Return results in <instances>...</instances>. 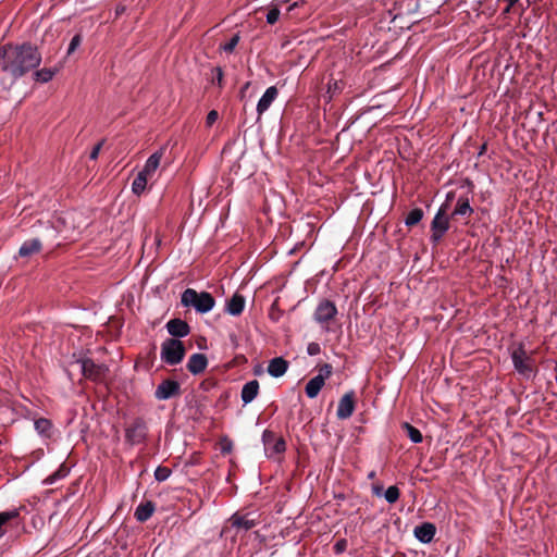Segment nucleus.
<instances>
[{"label": "nucleus", "instance_id": "5", "mask_svg": "<svg viewBox=\"0 0 557 557\" xmlns=\"http://www.w3.org/2000/svg\"><path fill=\"white\" fill-rule=\"evenodd\" d=\"M185 356L184 344L180 339L169 338L161 345V360L170 366L178 364Z\"/></svg>", "mask_w": 557, "mask_h": 557}, {"label": "nucleus", "instance_id": "41", "mask_svg": "<svg viewBox=\"0 0 557 557\" xmlns=\"http://www.w3.org/2000/svg\"><path fill=\"white\" fill-rule=\"evenodd\" d=\"M101 147H102V143H99L98 145H96L94 147L92 151L90 152V159L95 160L98 158Z\"/></svg>", "mask_w": 557, "mask_h": 557}, {"label": "nucleus", "instance_id": "36", "mask_svg": "<svg viewBox=\"0 0 557 557\" xmlns=\"http://www.w3.org/2000/svg\"><path fill=\"white\" fill-rule=\"evenodd\" d=\"M346 547H347V541L345 539L339 540L334 545V552H335V554H342L343 552H345Z\"/></svg>", "mask_w": 557, "mask_h": 557}, {"label": "nucleus", "instance_id": "6", "mask_svg": "<svg viewBox=\"0 0 557 557\" xmlns=\"http://www.w3.org/2000/svg\"><path fill=\"white\" fill-rule=\"evenodd\" d=\"M83 375L95 382L104 379L108 368L104 364H97L91 359H82L77 361Z\"/></svg>", "mask_w": 557, "mask_h": 557}, {"label": "nucleus", "instance_id": "22", "mask_svg": "<svg viewBox=\"0 0 557 557\" xmlns=\"http://www.w3.org/2000/svg\"><path fill=\"white\" fill-rule=\"evenodd\" d=\"M41 248V243L39 239L34 238L30 240H26L20 247L18 253L21 257H29L35 252H38Z\"/></svg>", "mask_w": 557, "mask_h": 557}, {"label": "nucleus", "instance_id": "2", "mask_svg": "<svg viewBox=\"0 0 557 557\" xmlns=\"http://www.w3.org/2000/svg\"><path fill=\"white\" fill-rule=\"evenodd\" d=\"M181 302L185 307H193L199 313H207L211 311L215 305V300L210 293H198L193 288L184 290L181 297Z\"/></svg>", "mask_w": 557, "mask_h": 557}, {"label": "nucleus", "instance_id": "20", "mask_svg": "<svg viewBox=\"0 0 557 557\" xmlns=\"http://www.w3.org/2000/svg\"><path fill=\"white\" fill-rule=\"evenodd\" d=\"M288 368V362L281 357L273 358L268 366V373L273 377L282 376Z\"/></svg>", "mask_w": 557, "mask_h": 557}, {"label": "nucleus", "instance_id": "31", "mask_svg": "<svg viewBox=\"0 0 557 557\" xmlns=\"http://www.w3.org/2000/svg\"><path fill=\"white\" fill-rule=\"evenodd\" d=\"M55 74V70L41 69L35 72V79L40 83H48Z\"/></svg>", "mask_w": 557, "mask_h": 557}, {"label": "nucleus", "instance_id": "8", "mask_svg": "<svg viewBox=\"0 0 557 557\" xmlns=\"http://www.w3.org/2000/svg\"><path fill=\"white\" fill-rule=\"evenodd\" d=\"M336 313L337 309L334 302L330 300H322L314 311V320L323 325L334 319Z\"/></svg>", "mask_w": 557, "mask_h": 557}, {"label": "nucleus", "instance_id": "29", "mask_svg": "<svg viewBox=\"0 0 557 557\" xmlns=\"http://www.w3.org/2000/svg\"><path fill=\"white\" fill-rule=\"evenodd\" d=\"M67 473L69 469L64 466H61L57 471H54L52 474H50L44 480V484L51 485L55 483L58 480L65 478Z\"/></svg>", "mask_w": 557, "mask_h": 557}, {"label": "nucleus", "instance_id": "44", "mask_svg": "<svg viewBox=\"0 0 557 557\" xmlns=\"http://www.w3.org/2000/svg\"><path fill=\"white\" fill-rule=\"evenodd\" d=\"M374 476H375V473H374V472H370V473H369V478H370V479H373Z\"/></svg>", "mask_w": 557, "mask_h": 557}, {"label": "nucleus", "instance_id": "28", "mask_svg": "<svg viewBox=\"0 0 557 557\" xmlns=\"http://www.w3.org/2000/svg\"><path fill=\"white\" fill-rule=\"evenodd\" d=\"M403 429L412 443L418 444L422 442V434L417 428L406 422L403 424Z\"/></svg>", "mask_w": 557, "mask_h": 557}, {"label": "nucleus", "instance_id": "21", "mask_svg": "<svg viewBox=\"0 0 557 557\" xmlns=\"http://www.w3.org/2000/svg\"><path fill=\"white\" fill-rule=\"evenodd\" d=\"M154 510L156 506L152 502L147 500L145 503H140L135 510V518L139 522H145L151 518Z\"/></svg>", "mask_w": 557, "mask_h": 557}, {"label": "nucleus", "instance_id": "38", "mask_svg": "<svg viewBox=\"0 0 557 557\" xmlns=\"http://www.w3.org/2000/svg\"><path fill=\"white\" fill-rule=\"evenodd\" d=\"M218 117H219V114L216 111H214V110L210 111L206 119L207 126L213 125L216 122Z\"/></svg>", "mask_w": 557, "mask_h": 557}, {"label": "nucleus", "instance_id": "25", "mask_svg": "<svg viewBox=\"0 0 557 557\" xmlns=\"http://www.w3.org/2000/svg\"><path fill=\"white\" fill-rule=\"evenodd\" d=\"M145 436V428L141 422H136L133 426L126 430V437L133 443L140 442Z\"/></svg>", "mask_w": 557, "mask_h": 557}, {"label": "nucleus", "instance_id": "12", "mask_svg": "<svg viewBox=\"0 0 557 557\" xmlns=\"http://www.w3.org/2000/svg\"><path fill=\"white\" fill-rule=\"evenodd\" d=\"M355 410V399H354V393H347L345 394L338 403L337 406V418L345 420L351 417Z\"/></svg>", "mask_w": 557, "mask_h": 557}, {"label": "nucleus", "instance_id": "43", "mask_svg": "<svg viewBox=\"0 0 557 557\" xmlns=\"http://www.w3.org/2000/svg\"><path fill=\"white\" fill-rule=\"evenodd\" d=\"M123 11H124V8H122V9H117V10H116V15H119V14H120L121 12H123Z\"/></svg>", "mask_w": 557, "mask_h": 557}, {"label": "nucleus", "instance_id": "14", "mask_svg": "<svg viewBox=\"0 0 557 557\" xmlns=\"http://www.w3.org/2000/svg\"><path fill=\"white\" fill-rule=\"evenodd\" d=\"M230 521L234 528H237L238 530H244V531H248L257 525L256 519L252 518L250 513H248V515L235 513L231 517Z\"/></svg>", "mask_w": 557, "mask_h": 557}, {"label": "nucleus", "instance_id": "13", "mask_svg": "<svg viewBox=\"0 0 557 557\" xmlns=\"http://www.w3.org/2000/svg\"><path fill=\"white\" fill-rule=\"evenodd\" d=\"M164 154V148L159 149L152 153L146 161L143 172L148 175L151 180L154 177L157 170L160 166L161 160Z\"/></svg>", "mask_w": 557, "mask_h": 557}, {"label": "nucleus", "instance_id": "39", "mask_svg": "<svg viewBox=\"0 0 557 557\" xmlns=\"http://www.w3.org/2000/svg\"><path fill=\"white\" fill-rule=\"evenodd\" d=\"M214 72H215V77L213 78V82H216V84L219 86H221L222 81H223V72H222L221 67H215Z\"/></svg>", "mask_w": 557, "mask_h": 557}, {"label": "nucleus", "instance_id": "19", "mask_svg": "<svg viewBox=\"0 0 557 557\" xmlns=\"http://www.w3.org/2000/svg\"><path fill=\"white\" fill-rule=\"evenodd\" d=\"M259 393V382L252 380L247 382L242 388V400L245 405L251 403Z\"/></svg>", "mask_w": 557, "mask_h": 557}, {"label": "nucleus", "instance_id": "27", "mask_svg": "<svg viewBox=\"0 0 557 557\" xmlns=\"http://www.w3.org/2000/svg\"><path fill=\"white\" fill-rule=\"evenodd\" d=\"M34 425H35V430L40 435H44L47 437L50 436V431H51L52 424L48 419H45V418L37 419L34 423Z\"/></svg>", "mask_w": 557, "mask_h": 557}, {"label": "nucleus", "instance_id": "33", "mask_svg": "<svg viewBox=\"0 0 557 557\" xmlns=\"http://www.w3.org/2000/svg\"><path fill=\"white\" fill-rule=\"evenodd\" d=\"M171 475V470L166 467H158L154 471V478L159 482H163Z\"/></svg>", "mask_w": 557, "mask_h": 557}, {"label": "nucleus", "instance_id": "37", "mask_svg": "<svg viewBox=\"0 0 557 557\" xmlns=\"http://www.w3.org/2000/svg\"><path fill=\"white\" fill-rule=\"evenodd\" d=\"M81 45V36L75 35L69 46L67 53H72Z\"/></svg>", "mask_w": 557, "mask_h": 557}, {"label": "nucleus", "instance_id": "26", "mask_svg": "<svg viewBox=\"0 0 557 557\" xmlns=\"http://www.w3.org/2000/svg\"><path fill=\"white\" fill-rule=\"evenodd\" d=\"M18 510L16 509H13V510H9V511H2L0 512V539L4 535L5 533V530H4V525L18 517Z\"/></svg>", "mask_w": 557, "mask_h": 557}, {"label": "nucleus", "instance_id": "3", "mask_svg": "<svg viewBox=\"0 0 557 557\" xmlns=\"http://www.w3.org/2000/svg\"><path fill=\"white\" fill-rule=\"evenodd\" d=\"M455 197L454 193H448L445 202L440 207L437 213L435 214L432 223H431V239L433 242H438L442 239L444 234L449 228V218H448V210L450 207V200H453Z\"/></svg>", "mask_w": 557, "mask_h": 557}, {"label": "nucleus", "instance_id": "11", "mask_svg": "<svg viewBox=\"0 0 557 557\" xmlns=\"http://www.w3.org/2000/svg\"><path fill=\"white\" fill-rule=\"evenodd\" d=\"M277 96L278 89L275 86H270L269 88H267V90L264 91V94L257 103L258 119H260L261 115L269 110V108L277 98Z\"/></svg>", "mask_w": 557, "mask_h": 557}, {"label": "nucleus", "instance_id": "17", "mask_svg": "<svg viewBox=\"0 0 557 557\" xmlns=\"http://www.w3.org/2000/svg\"><path fill=\"white\" fill-rule=\"evenodd\" d=\"M245 308V297L239 294H234L226 302V312L231 315H239Z\"/></svg>", "mask_w": 557, "mask_h": 557}, {"label": "nucleus", "instance_id": "32", "mask_svg": "<svg viewBox=\"0 0 557 557\" xmlns=\"http://www.w3.org/2000/svg\"><path fill=\"white\" fill-rule=\"evenodd\" d=\"M399 494V488L397 486H389L385 491L384 497L387 503L394 504L398 500Z\"/></svg>", "mask_w": 557, "mask_h": 557}, {"label": "nucleus", "instance_id": "1", "mask_svg": "<svg viewBox=\"0 0 557 557\" xmlns=\"http://www.w3.org/2000/svg\"><path fill=\"white\" fill-rule=\"evenodd\" d=\"M40 62L41 54L30 45L0 47V67L14 78L37 67Z\"/></svg>", "mask_w": 557, "mask_h": 557}, {"label": "nucleus", "instance_id": "42", "mask_svg": "<svg viewBox=\"0 0 557 557\" xmlns=\"http://www.w3.org/2000/svg\"><path fill=\"white\" fill-rule=\"evenodd\" d=\"M297 4H298V2H297V1H295V2L289 7V10L294 9Z\"/></svg>", "mask_w": 557, "mask_h": 557}, {"label": "nucleus", "instance_id": "35", "mask_svg": "<svg viewBox=\"0 0 557 557\" xmlns=\"http://www.w3.org/2000/svg\"><path fill=\"white\" fill-rule=\"evenodd\" d=\"M280 17V10L277 8H272L267 14V22L269 24H274L277 22Z\"/></svg>", "mask_w": 557, "mask_h": 557}, {"label": "nucleus", "instance_id": "23", "mask_svg": "<svg viewBox=\"0 0 557 557\" xmlns=\"http://www.w3.org/2000/svg\"><path fill=\"white\" fill-rule=\"evenodd\" d=\"M149 181H151V178L143 171H139L136 178L133 181L132 191L137 196L141 195L145 191Z\"/></svg>", "mask_w": 557, "mask_h": 557}, {"label": "nucleus", "instance_id": "16", "mask_svg": "<svg viewBox=\"0 0 557 557\" xmlns=\"http://www.w3.org/2000/svg\"><path fill=\"white\" fill-rule=\"evenodd\" d=\"M166 330L172 336L184 337L189 333V326L180 319L170 320L166 323Z\"/></svg>", "mask_w": 557, "mask_h": 557}, {"label": "nucleus", "instance_id": "34", "mask_svg": "<svg viewBox=\"0 0 557 557\" xmlns=\"http://www.w3.org/2000/svg\"><path fill=\"white\" fill-rule=\"evenodd\" d=\"M239 41V35L236 34L234 35L228 42H226L225 45L222 46V49L225 51V52H232L235 47L237 46Z\"/></svg>", "mask_w": 557, "mask_h": 557}, {"label": "nucleus", "instance_id": "9", "mask_svg": "<svg viewBox=\"0 0 557 557\" xmlns=\"http://www.w3.org/2000/svg\"><path fill=\"white\" fill-rule=\"evenodd\" d=\"M178 394L180 384L173 380H164L157 386L154 397L158 400H166Z\"/></svg>", "mask_w": 557, "mask_h": 557}, {"label": "nucleus", "instance_id": "10", "mask_svg": "<svg viewBox=\"0 0 557 557\" xmlns=\"http://www.w3.org/2000/svg\"><path fill=\"white\" fill-rule=\"evenodd\" d=\"M263 443L265 453L270 457L282 454L286 448L285 441L282 437H275L271 432L268 431L263 433Z\"/></svg>", "mask_w": 557, "mask_h": 557}, {"label": "nucleus", "instance_id": "24", "mask_svg": "<svg viewBox=\"0 0 557 557\" xmlns=\"http://www.w3.org/2000/svg\"><path fill=\"white\" fill-rule=\"evenodd\" d=\"M473 212V209L471 208L469 203L468 197H460L457 200L456 207L454 211L451 212V215H461L467 216L470 215Z\"/></svg>", "mask_w": 557, "mask_h": 557}, {"label": "nucleus", "instance_id": "4", "mask_svg": "<svg viewBox=\"0 0 557 557\" xmlns=\"http://www.w3.org/2000/svg\"><path fill=\"white\" fill-rule=\"evenodd\" d=\"M511 360L515 370L522 376L530 379L535 371V361L522 345H518L511 349Z\"/></svg>", "mask_w": 557, "mask_h": 557}, {"label": "nucleus", "instance_id": "7", "mask_svg": "<svg viewBox=\"0 0 557 557\" xmlns=\"http://www.w3.org/2000/svg\"><path fill=\"white\" fill-rule=\"evenodd\" d=\"M331 364L325 363L320 368L319 374L312 377L306 385V394L309 398H314L319 395L325 380L331 375Z\"/></svg>", "mask_w": 557, "mask_h": 557}, {"label": "nucleus", "instance_id": "30", "mask_svg": "<svg viewBox=\"0 0 557 557\" xmlns=\"http://www.w3.org/2000/svg\"><path fill=\"white\" fill-rule=\"evenodd\" d=\"M422 216H423V211L421 209H419V208L412 209L408 213V215L405 220V223L407 226L416 225L421 221Z\"/></svg>", "mask_w": 557, "mask_h": 557}, {"label": "nucleus", "instance_id": "40", "mask_svg": "<svg viewBox=\"0 0 557 557\" xmlns=\"http://www.w3.org/2000/svg\"><path fill=\"white\" fill-rule=\"evenodd\" d=\"M320 351V347L315 343H311L308 345V354L313 356L317 355Z\"/></svg>", "mask_w": 557, "mask_h": 557}, {"label": "nucleus", "instance_id": "15", "mask_svg": "<svg viewBox=\"0 0 557 557\" xmlns=\"http://www.w3.org/2000/svg\"><path fill=\"white\" fill-rule=\"evenodd\" d=\"M208 360L203 354H194L189 357L187 369L193 374H199L207 368Z\"/></svg>", "mask_w": 557, "mask_h": 557}, {"label": "nucleus", "instance_id": "18", "mask_svg": "<svg viewBox=\"0 0 557 557\" xmlns=\"http://www.w3.org/2000/svg\"><path fill=\"white\" fill-rule=\"evenodd\" d=\"M416 537L422 543H430L435 535V527L432 523H423L414 528Z\"/></svg>", "mask_w": 557, "mask_h": 557}]
</instances>
